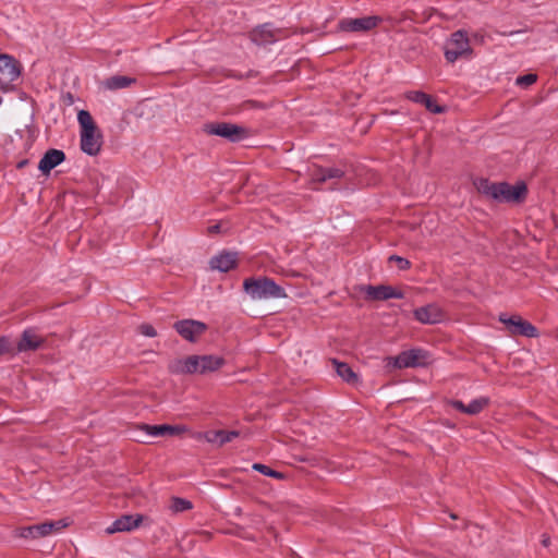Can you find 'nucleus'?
Returning a JSON list of instances; mask_svg holds the SVG:
<instances>
[{
	"instance_id": "17",
	"label": "nucleus",
	"mask_w": 558,
	"mask_h": 558,
	"mask_svg": "<svg viewBox=\"0 0 558 558\" xmlns=\"http://www.w3.org/2000/svg\"><path fill=\"white\" fill-rule=\"evenodd\" d=\"M238 254L235 252L223 251L210 259L211 269L227 272L236 266Z\"/></svg>"
},
{
	"instance_id": "21",
	"label": "nucleus",
	"mask_w": 558,
	"mask_h": 558,
	"mask_svg": "<svg viewBox=\"0 0 558 558\" xmlns=\"http://www.w3.org/2000/svg\"><path fill=\"white\" fill-rule=\"evenodd\" d=\"M344 172L338 168L314 167L311 172V181L313 183H324L330 179H341Z\"/></svg>"
},
{
	"instance_id": "10",
	"label": "nucleus",
	"mask_w": 558,
	"mask_h": 558,
	"mask_svg": "<svg viewBox=\"0 0 558 558\" xmlns=\"http://www.w3.org/2000/svg\"><path fill=\"white\" fill-rule=\"evenodd\" d=\"M499 322L506 325L511 336H523L527 338L538 336L537 328L519 315L509 316L507 314H500Z\"/></svg>"
},
{
	"instance_id": "11",
	"label": "nucleus",
	"mask_w": 558,
	"mask_h": 558,
	"mask_svg": "<svg viewBox=\"0 0 558 558\" xmlns=\"http://www.w3.org/2000/svg\"><path fill=\"white\" fill-rule=\"evenodd\" d=\"M173 328L184 340L196 342L207 330V325L195 319H182L174 323Z\"/></svg>"
},
{
	"instance_id": "16",
	"label": "nucleus",
	"mask_w": 558,
	"mask_h": 558,
	"mask_svg": "<svg viewBox=\"0 0 558 558\" xmlns=\"http://www.w3.org/2000/svg\"><path fill=\"white\" fill-rule=\"evenodd\" d=\"M65 160V154L60 149H48L38 163V169L44 174H49L52 169Z\"/></svg>"
},
{
	"instance_id": "19",
	"label": "nucleus",
	"mask_w": 558,
	"mask_h": 558,
	"mask_svg": "<svg viewBox=\"0 0 558 558\" xmlns=\"http://www.w3.org/2000/svg\"><path fill=\"white\" fill-rule=\"evenodd\" d=\"M142 429L147 433V435L151 437H160V436H173L179 435L186 432V427L183 425H143Z\"/></svg>"
},
{
	"instance_id": "28",
	"label": "nucleus",
	"mask_w": 558,
	"mask_h": 558,
	"mask_svg": "<svg viewBox=\"0 0 558 558\" xmlns=\"http://www.w3.org/2000/svg\"><path fill=\"white\" fill-rule=\"evenodd\" d=\"M423 105L433 113H441L445 110L441 106L437 105L429 95H427V99L424 100Z\"/></svg>"
},
{
	"instance_id": "1",
	"label": "nucleus",
	"mask_w": 558,
	"mask_h": 558,
	"mask_svg": "<svg viewBox=\"0 0 558 558\" xmlns=\"http://www.w3.org/2000/svg\"><path fill=\"white\" fill-rule=\"evenodd\" d=\"M476 190L485 197L498 203H522L527 195V186L524 182L510 185L507 182H490L488 179L474 181Z\"/></svg>"
},
{
	"instance_id": "32",
	"label": "nucleus",
	"mask_w": 558,
	"mask_h": 558,
	"mask_svg": "<svg viewBox=\"0 0 558 558\" xmlns=\"http://www.w3.org/2000/svg\"><path fill=\"white\" fill-rule=\"evenodd\" d=\"M13 351V344L8 337L0 338V355Z\"/></svg>"
},
{
	"instance_id": "4",
	"label": "nucleus",
	"mask_w": 558,
	"mask_h": 558,
	"mask_svg": "<svg viewBox=\"0 0 558 558\" xmlns=\"http://www.w3.org/2000/svg\"><path fill=\"white\" fill-rule=\"evenodd\" d=\"M243 290L252 300L284 298V290L268 277L246 278Z\"/></svg>"
},
{
	"instance_id": "24",
	"label": "nucleus",
	"mask_w": 558,
	"mask_h": 558,
	"mask_svg": "<svg viewBox=\"0 0 558 558\" xmlns=\"http://www.w3.org/2000/svg\"><path fill=\"white\" fill-rule=\"evenodd\" d=\"M134 82H135V80L131 78L129 76L116 75V76L107 78L105 81L104 85L107 89L117 90V89L125 88Z\"/></svg>"
},
{
	"instance_id": "2",
	"label": "nucleus",
	"mask_w": 558,
	"mask_h": 558,
	"mask_svg": "<svg viewBox=\"0 0 558 558\" xmlns=\"http://www.w3.org/2000/svg\"><path fill=\"white\" fill-rule=\"evenodd\" d=\"M223 365V357L218 355H189L171 361L168 369L175 375H205L218 371Z\"/></svg>"
},
{
	"instance_id": "13",
	"label": "nucleus",
	"mask_w": 558,
	"mask_h": 558,
	"mask_svg": "<svg viewBox=\"0 0 558 558\" xmlns=\"http://www.w3.org/2000/svg\"><path fill=\"white\" fill-rule=\"evenodd\" d=\"M144 517L142 514H125L117 519L110 526L106 529L107 534H113L118 532H131L140 526L143 522Z\"/></svg>"
},
{
	"instance_id": "6",
	"label": "nucleus",
	"mask_w": 558,
	"mask_h": 558,
	"mask_svg": "<svg viewBox=\"0 0 558 558\" xmlns=\"http://www.w3.org/2000/svg\"><path fill=\"white\" fill-rule=\"evenodd\" d=\"M203 131L207 135L219 136L229 142H241L250 136L248 129L230 122L206 123Z\"/></svg>"
},
{
	"instance_id": "5",
	"label": "nucleus",
	"mask_w": 558,
	"mask_h": 558,
	"mask_svg": "<svg viewBox=\"0 0 558 558\" xmlns=\"http://www.w3.org/2000/svg\"><path fill=\"white\" fill-rule=\"evenodd\" d=\"M432 363V355L421 348L402 351L397 356L386 359V365L398 369L424 367Z\"/></svg>"
},
{
	"instance_id": "14",
	"label": "nucleus",
	"mask_w": 558,
	"mask_h": 558,
	"mask_svg": "<svg viewBox=\"0 0 558 558\" xmlns=\"http://www.w3.org/2000/svg\"><path fill=\"white\" fill-rule=\"evenodd\" d=\"M366 296L371 300L403 299L404 294L390 286H366L363 288Z\"/></svg>"
},
{
	"instance_id": "26",
	"label": "nucleus",
	"mask_w": 558,
	"mask_h": 558,
	"mask_svg": "<svg viewBox=\"0 0 558 558\" xmlns=\"http://www.w3.org/2000/svg\"><path fill=\"white\" fill-rule=\"evenodd\" d=\"M170 509L173 512H183L192 509V502L183 498L174 497L171 499Z\"/></svg>"
},
{
	"instance_id": "3",
	"label": "nucleus",
	"mask_w": 558,
	"mask_h": 558,
	"mask_svg": "<svg viewBox=\"0 0 558 558\" xmlns=\"http://www.w3.org/2000/svg\"><path fill=\"white\" fill-rule=\"evenodd\" d=\"M77 121L81 126V149L88 156H97L101 150L102 134L98 130L88 111H78Z\"/></svg>"
},
{
	"instance_id": "29",
	"label": "nucleus",
	"mask_w": 558,
	"mask_h": 558,
	"mask_svg": "<svg viewBox=\"0 0 558 558\" xmlns=\"http://www.w3.org/2000/svg\"><path fill=\"white\" fill-rule=\"evenodd\" d=\"M389 263H395L400 270H404L410 267V262L398 255H391L389 257Z\"/></svg>"
},
{
	"instance_id": "33",
	"label": "nucleus",
	"mask_w": 558,
	"mask_h": 558,
	"mask_svg": "<svg viewBox=\"0 0 558 558\" xmlns=\"http://www.w3.org/2000/svg\"><path fill=\"white\" fill-rule=\"evenodd\" d=\"M138 331L145 337H156V329L149 324H142L138 327Z\"/></svg>"
},
{
	"instance_id": "15",
	"label": "nucleus",
	"mask_w": 558,
	"mask_h": 558,
	"mask_svg": "<svg viewBox=\"0 0 558 558\" xmlns=\"http://www.w3.org/2000/svg\"><path fill=\"white\" fill-rule=\"evenodd\" d=\"M414 317L422 324H438L444 319L442 310L436 304H428L426 306L416 308Z\"/></svg>"
},
{
	"instance_id": "31",
	"label": "nucleus",
	"mask_w": 558,
	"mask_h": 558,
	"mask_svg": "<svg viewBox=\"0 0 558 558\" xmlns=\"http://www.w3.org/2000/svg\"><path fill=\"white\" fill-rule=\"evenodd\" d=\"M407 98L412 100V101H414V102L423 105L424 100L427 99V94H425L423 92H418V90L409 92L407 94Z\"/></svg>"
},
{
	"instance_id": "27",
	"label": "nucleus",
	"mask_w": 558,
	"mask_h": 558,
	"mask_svg": "<svg viewBox=\"0 0 558 558\" xmlns=\"http://www.w3.org/2000/svg\"><path fill=\"white\" fill-rule=\"evenodd\" d=\"M253 469L259 473H263L264 475L275 477V478H283V474L280 472H277L275 470H271L265 464L262 463H255L253 464Z\"/></svg>"
},
{
	"instance_id": "22",
	"label": "nucleus",
	"mask_w": 558,
	"mask_h": 558,
	"mask_svg": "<svg viewBox=\"0 0 558 558\" xmlns=\"http://www.w3.org/2000/svg\"><path fill=\"white\" fill-rule=\"evenodd\" d=\"M250 38L256 45H267L277 40L274 31L268 24L260 25L252 29Z\"/></svg>"
},
{
	"instance_id": "25",
	"label": "nucleus",
	"mask_w": 558,
	"mask_h": 558,
	"mask_svg": "<svg viewBox=\"0 0 558 558\" xmlns=\"http://www.w3.org/2000/svg\"><path fill=\"white\" fill-rule=\"evenodd\" d=\"M488 404H489L488 397H480L477 399H474L466 405V409H465L466 414L476 415L480 412H482Z\"/></svg>"
},
{
	"instance_id": "8",
	"label": "nucleus",
	"mask_w": 558,
	"mask_h": 558,
	"mask_svg": "<svg viewBox=\"0 0 558 558\" xmlns=\"http://www.w3.org/2000/svg\"><path fill=\"white\" fill-rule=\"evenodd\" d=\"M65 526H68V522L64 520L49 521L36 525L20 527L15 530V535L22 538L36 539L60 532Z\"/></svg>"
},
{
	"instance_id": "37",
	"label": "nucleus",
	"mask_w": 558,
	"mask_h": 558,
	"mask_svg": "<svg viewBox=\"0 0 558 558\" xmlns=\"http://www.w3.org/2000/svg\"><path fill=\"white\" fill-rule=\"evenodd\" d=\"M28 163V160L24 159V160H21L19 163H17V168L19 169H22L24 168L26 165Z\"/></svg>"
},
{
	"instance_id": "35",
	"label": "nucleus",
	"mask_w": 558,
	"mask_h": 558,
	"mask_svg": "<svg viewBox=\"0 0 558 558\" xmlns=\"http://www.w3.org/2000/svg\"><path fill=\"white\" fill-rule=\"evenodd\" d=\"M220 228H221V226L219 223L213 225V226L208 227V232L217 233L220 231Z\"/></svg>"
},
{
	"instance_id": "12",
	"label": "nucleus",
	"mask_w": 558,
	"mask_h": 558,
	"mask_svg": "<svg viewBox=\"0 0 558 558\" xmlns=\"http://www.w3.org/2000/svg\"><path fill=\"white\" fill-rule=\"evenodd\" d=\"M381 19L376 15L371 16H364V17H357V19H342L338 26L339 29L342 32L348 33H361V32H368L373 28H375Z\"/></svg>"
},
{
	"instance_id": "20",
	"label": "nucleus",
	"mask_w": 558,
	"mask_h": 558,
	"mask_svg": "<svg viewBox=\"0 0 558 558\" xmlns=\"http://www.w3.org/2000/svg\"><path fill=\"white\" fill-rule=\"evenodd\" d=\"M44 342V339L37 335L34 329H26L22 333L21 340L17 342L16 351L24 352L38 349Z\"/></svg>"
},
{
	"instance_id": "36",
	"label": "nucleus",
	"mask_w": 558,
	"mask_h": 558,
	"mask_svg": "<svg viewBox=\"0 0 558 558\" xmlns=\"http://www.w3.org/2000/svg\"><path fill=\"white\" fill-rule=\"evenodd\" d=\"M542 544H543V546L548 547L550 544V537L548 535L544 534L542 536Z\"/></svg>"
},
{
	"instance_id": "9",
	"label": "nucleus",
	"mask_w": 558,
	"mask_h": 558,
	"mask_svg": "<svg viewBox=\"0 0 558 558\" xmlns=\"http://www.w3.org/2000/svg\"><path fill=\"white\" fill-rule=\"evenodd\" d=\"M20 62L10 54L0 56V89L8 92L12 87V83L21 75Z\"/></svg>"
},
{
	"instance_id": "7",
	"label": "nucleus",
	"mask_w": 558,
	"mask_h": 558,
	"mask_svg": "<svg viewBox=\"0 0 558 558\" xmlns=\"http://www.w3.org/2000/svg\"><path fill=\"white\" fill-rule=\"evenodd\" d=\"M472 48L466 32L457 31L451 34L445 45V58L448 62L453 63L460 58H470Z\"/></svg>"
},
{
	"instance_id": "23",
	"label": "nucleus",
	"mask_w": 558,
	"mask_h": 558,
	"mask_svg": "<svg viewBox=\"0 0 558 558\" xmlns=\"http://www.w3.org/2000/svg\"><path fill=\"white\" fill-rule=\"evenodd\" d=\"M332 364L337 375L345 383L352 386H356L360 383L359 375L347 363L333 360Z\"/></svg>"
},
{
	"instance_id": "30",
	"label": "nucleus",
	"mask_w": 558,
	"mask_h": 558,
	"mask_svg": "<svg viewBox=\"0 0 558 558\" xmlns=\"http://www.w3.org/2000/svg\"><path fill=\"white\" fill-rule=\"evenodd\" d=\"M536 80H537L536 74L530 73V74H525V75L517 77V84L521 85V86H529V85L534 84L536 82Z\"/></svg>"
},
{
	"instance_id": "34",
	"label": "nucleus",
	"mask_w": 558,
	"mask_h": 558,
	"mask_svg": "<svg viewBox=\"0 0 558 558\" xmlns=\"http://www.w3.org/2000/svg\"><path fill=\"white\" fill-rule=\"evenodd\" d=\"M449 404H450L453 409H456V410H458V411H460V412H462V413H465V414H466V410H465V409H466V405H465L462 401H460V400H451V401L449 402Z\"/></svg>"
},
{
	"instance_id": "18",
	"label": "nucleus",
	"mask_w": 558,
	"mask_h": 558,
	"mask_svg": "<svg viewBox=\"0 0 558 558\" xmlns=\"http://www.w3.org/2000/svg\"><path fill=\"white\" fill-rule=\"evenodd\" d=\"M240 433L238 430H209L203 434H199L197 438H204L207 442L215 444L219 447L223 446L227 442L232 441L238 438Z\"/></svg>"
}]
</instances>
